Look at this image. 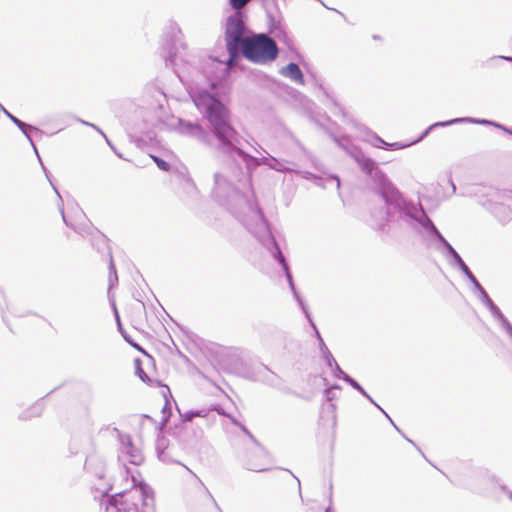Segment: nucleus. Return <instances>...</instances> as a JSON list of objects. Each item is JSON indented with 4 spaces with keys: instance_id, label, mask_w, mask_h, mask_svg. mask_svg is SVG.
I'll use <instances>...</instances> for the list:
<instances>
[{
    "instance_id": "aec40b11",
    "label": "nucleus",
    "mask_w": 512,
    "mask_h": 512,
    "mask_svg": "<svg viewBox=\"0 0 512 512\" xmlns=\"http://www.w3.org/2000/svg\"><path fill=\"white\" fill-rule=\"evenodd\" d=\"M262 367H267L264 364H258L255 367L252 368L251 371H248L246 374V378L255 381V382H263L264 377H266V374L261 369Z\"/></svg>"
},
{
    "instance_id": "bb28decb",
    "label": "nucleus",
    "mask_w": 512,
    "mask_h": 512,
    "mask_svg": "<svg viewBox=\"0 0 512 512\" xmlns=\"http://www.w3.org/2000/svg\"><path fill=\"white\" fill-rule=\"evenodd\" d=\"M292 293H293V296L295 298V300L298 302L301 310L303 311V313L305 314V317L308 321H311V314L307 308V305L305 304L304 300L302 299V297L300 296L299 292L297 291V289L295 288L294 290H291Z\"/></svg>"
},
{
    "instance_id": "cd10ccee",
    "label": "nucleus",
    "mask_w": 512,
    "mask_h": 512,
    "mask_svg": "<svg viewBox=\"0 0 512 512\" xmlns=\"http://www.w3.org/2000/svg\"><path fill=\"white\" fill-rule=\"evenodd\" d=\"M134 366H135V374L143 381V382H149L150 378L148 375L144 372L142 368V362L139 358H136L134 360Z\"/></svg>"
},
{
    "instance_id": "0e129e2a",
    "label": "nucleus",
    "mask_w": 512,
    "mask_h": 512,
    "mask_svg": "<svg viewBox=\"0 0 512 512\" xmlns=\"http://www.w3.org/2000/svg\"><path fill=\"white\" fill-rule=\"evenodd\" d=\"M505 132L512 135V129L511 128H508V129H505Z\"/></svg>"
},
{
    "instance_id": "20e7f679",
    "label": "nucleus",
    "mask_w": 512,
    "mask_h": 512,
    "mask_svg": "<svg viewBox=\"0 0 512 512\" xmlns=\"http://www.w3.org/2000/svg\"><path fill=\"white\" fill-rule=\"evenodd\" d=\"M105 512H151L154 505L153 491L147 484L108 496L102 502Z\"/></svg>"
},
{
    "instance_id": "8fccbe9b",
    "label": "nucleus",
    "mask_w": 512,
    "mask_h": 512,
    "mask_svg": "<svg viewBox=\"0 0 512 512\" xmlns=\"http://www.w3.org/2000/svg\"><path fill=\"white\" fill-rule=\"evenodd\" d=\"M200 415V412L199 411H189L186 416H185V420H191L193 417L195 416H199Z\"/></svg>"
},
{
    "instance_id": "f03ea898",
    "label": "nucleus",
    "mask_w": 512,
    "mask_h": 512,
    "mask_svg": "<svg viewBox=\"0 0 512 512\" xmlns=\"http://www.w3.org/2000/svg\"><path fill=\"white\" fill-rule=\"evenodd\" d=\"M350 154L361 171L371 179L373 192L386 205L387 219L378 224L377 230L387 233L390 222L406 226L420 234L428 246L440 252L450 266L457 268L464 260L439 231L421 203L407 199L388 176L379 169L377 163L362 151L354 150Z\"/></svg>"
},
{
    "instance_id": "13d9d810",
    "label": "nucleus",
    "mask_w": 512,
    "mask_h": 512,
    "mask_svg": "<svg viewBox=\"0 0 512 512\" xmlns=\"http://www.w3.org/2000/svg\"><path fill=\"white\" fill-rule=\"evenodd\" d=\"M449 182H450V185H451V187H452V191H453V193H455V191H456V186H455V184L453 183V181H452L451 179L449 180Z\"/></svg>"
},
{
    "instance_id": "f704fd0d",
    "label": "nucleus",
    "mask_w": 512,
    "mask_h": 512,
    "mask_svg": "<svg viewBox=\"0 0 512 512\" xmlns=\"http://www.w3.org/2000/svg\"><path fill=\"white\" fill-rule=\"evenodd\" d=\"M331 369H333V375L336 378L342 379L344 382H346V379H347L346 376H349V375L340 368V366L338 365V363L336 361H335V363H332Z\"/></svg>"
},
{
    "instance_id": "69168bd1",
    "label": "nucleus",
    "mask_w": 512,
    "mask_h": 512,
    "mask_svg": "<svg viewBox=\"0 0 512 512\" xmlns=\"http://www.w3.org/2000/svg\"><path fill=\"white\" fill-rule=\"evenodd\" d=\"M328 407H329L331 410H334V409H335V406H334V404H332V403H330V404L328 405Z\"/></svg>"
},
{
    "instance_id": "6e6552de",
    "label": "nucleus",
    "mask_w": 512,
    "mask_h": 512,
    "mask_svg": "<svg viewBox=\"0 0 512 512\" xmlns=\"http://www.w3.org/2000/svg\"><path fill=\"white\" fill-rule=\"evenodd\" d=\"M486 199L481 204L501 222L506 223L512 219V210L504 205L503 201L510 198V193L505 190L489 188L485 194Z\"/></svg>"
},
{
    "instance_id": "e433bc0d",
    "label": "nucleus",
    "mask_w": 512,
    "mask_h": 512,
    "mask_svg": "<svg viewBox=\"0 0 512 512\" xmlns=\"http://www.w3.org/2000/svg\"><path fill=\"white\" fill-rule=\"evenodd\" d=\"M245 466L248 470L255 472H262L267 470V468H265L262 464H259L251 459L246 462Z\"/></svg>"
},
{
    "instance_id": "603ef678",
    "label": "nucleus",
    "mask_w": 512,
    "mask_h": 512,
    "mask_svg": "<svg viewBox=\"0 0 512 512\" xmlns=\"http://www.w3.org/2000/svg\"><path fill=\"white\" fill-rule=\"evenodd\" d=\"M493 126H494V127H496V128H498V129H501V130H503V131H505V129H508V127H506V126H504V125H502V124H500V123H497V122H494V123H493Z\"/></svg>"
},
{
    "instance_id": "864d4df0",
    "label": "nucleus",
    "mask_w": 512,
    "mask_h": 512,
    "mask_svg": "<svg viewBox=\"0 0 512 512\" xmlns=\"http://www.w3.org/2000/svg\"><path fill=\"white\" fill-rule=\"evenodd\" d=\"M493 126H494V127H496V128H498V129H501V130H503V131H505V129H508V127H506V126H504V125H502V124H500V123H497V122H494V123H493Z\"/></svg>"
},
{
    "instance_id": "2eb2a0df",
    "label": "nucleus",
    "mask_w": 512,
    "mask_h": 512,
    "mask_svg": "<svg viewBox=\"0 0 512 512\" xmlns=\"http://www.w3.org/2000/svg\"><path fill=\"white\" fill-rule=\"evenodd\" d=\"M370 138L368 139V142H370L374 147L382 148L385 150H398L407 147V144H402L400 142H394V143H388L385 140H383L381 137H379L375 133L369 134Z\"/></svg>"
},
{
    "instance_id": "e2e57ef3",
    "label": "nucleus",
    "mask_w": 512,
    "mask_h": 512,
    "mask_svg": "<svg viewBox=\"0 0 512 512\" xmlns=\"http://www.w3.org/2000/svg\"><path fill=\"white\" fill-rule=\"evenodd\" d=\"M257 452H258L260 455H264V454H265V452H264V450H263L262 448H259Z\"/></svg>"
},
{
    "instance_id": "412c9836",
    "label": "nucleus",
    "mask_w": 512,
    "mask_h": 512,
    "mask_svg": "<svg viewBox=\"0 0 512 512\" xmlns=\"http://www.w3.org/2000/svg\"><path fill=\"white\" fill-rule=\"evenodd\" d=\"M113 432L117 434L123 452L127 449H133L134 445L130 435L122 434L117 428H113Z\"/></svg>"
},
{
    "instance_id": "5fc2aeb1",
    "label": "nucleus",
    "mask_w": 512,
    "mask_h": 512,
    "mask_svg": "<svg viewBox=\"0 0 512 512\" xmlns=\"http://www.w3.org/2000/svg\"><path fill=\"white\" fill-rule=\"evenodd\" d=\"M206 492H207V494L209 495V497L211 498V500L213 501V503H214L215 507H216L220 512H222V511H221V509H220V507L218 506L217 502L215 501V499L213 498V496L210 494V492H209L207 489H206Z\"/></svg>"
},
{
    "instance_id": "9b49d317",
    "label": "nucleus",
    "mask_w": 512,
    "mask_h": 512,
    "mask_svg": "<svg viewBox=\"0 0 512 512\" xmlns=\"http://www.w3.org/2000/svg\"><path fill=\"white\" fill-rule=\"evenodd\" d=\"M85 469L99 480H103L105 477V460L97 454L89 455L85 461Z\"/></svg>"
},
{
    "instance_id": "a19ab883",
    "label": "nucleus",
    "mask_w": 512,
    "mask_h": 512,
    "mask_svg": "<svg viewBox=\"0 0 512 512\" xmlns=\"http://www.w3.org/2000/svg\"><path fill=\"white\" fill-rule=\"evenodd\" d=\"M334 389H340V386L337 384L332 385L331 387L325 389V396L328 401H332L335 397V394L333 392Z\"/></svg>"
},
{
    "instance_id": "58836bf2",
    "label": "nucleus",
    "mask_w": 512,
    "mask_h": 512,
    "mask_svg": "<svg viewBox=\"0 0 512 512\" xmlns=\"http://www.w3.org/2000/svg\"><path fill=\"white\" fill-rule=\"evenodd\" d=\"M468 280L472 283L474 291H475L476 294L484 289V287L477 280V278L475 277L474 274L471 277H469Z\"/></svg>"
},
{
    "instance_id": "1a4fd4ad",
    "label": "nucleus",
    "mask_w": 512,
    "mask_h": 512,
    "mask_svg": "<svg viewBox=\"0 0 512 512\" xmlns=\"http://www.w3.org/2000/svg\"><path fill=\"white\" fill-rule=\"evenodd\" d=\"M477 298L484 304L490 311L494 320L498 321L501 328L507 333L512 330V324L505 317L499 307L492 301L485 289L477 293Z\"/></svg>"
},
{
    "instance_id": "a878e982",
    "label": "nucleus",
    "mask_w": 512,
    "mask_h": 512,
    "mask_svg": "<svg viewBox=\"0 0 512 512\" xmlns=\"http://www.w3.org/2000/svg\"><path fill=\"white\" fill-rule=\"evenodd\" d=\"M453 124H454V122H452V119L447 120V121L436 122V123L430 125L428 128H426L424 130V132L416 140V142L423 140L435 127H447V126H450Z\"/></svg>"
},
{
    "instance_id": "de8ad7c7",
    "label": "nucleus",
    "mask_w": 512,
    "mask_h": 512,
    "mask_svg": "<svg viewBox=\"0 0 512 512\" xmlns=\"http://www.w3.org/2000/svg\"><path fill=\"white\" fill-rule=\"evenodd\" d=\"M8 310L11 314L13 315H16V316H23V314H18L13 307H10L7 303H6V306H5V311ZM3 321L6 323V326H9V323H7V315L5 314V320L3 319Z\"/></svg>"
},
{
    "instance_id": "09e8293b",
    "label": "nucleus",
    "mask_w": 512,
    "mask_h": 512,
    "mask_svg": "<svg viewBox=\"0 0 512 512\" xmlns=\"http://www.w3.org/2000/svg\"><path fill=\"white\" fill-rule=\"evenodd\" d=\"M332 483L330 482V485H329V505L328 507L326 508L325 512H332Z\"/></svg>"
},
{
    "instance_id": "393cba45",
    "label": "nucleus",
    "mask_w": 512,
    "mask_h": 512,
    "mask_svg": "<svg viewBox=\"0 0 512 512\" xmlns=\"http://www.w3.org/2000/svg\"><path fill=\"white\" fill-rule=\"evenodd\" d=\"M366 398H367V399H368L372 404H374L377 408H379V409H380V410L385 414V416L389 419V421H390V423L393 425V427H394V428H395L399 433H401V434L403 435V437H404V438H405L409 443H411L413 446H415V447L417 448V450L421 453V455H422L423 457H425V456H424V454L422 453V451H421V450L416 446V444H415L411 439H409L408 437H406V436L401 432V430L396 426V424H395V423L393 422V420L389 417V415H388V414H387V413H386V412H385V411H384V410H383V409H382V408H381V407H380V406H379V405H378V404L373 400V398H372L370 395H369V397H366Z\"/></svg>"
},
{
    "instance_id": "338daca9",
    "label": "nucleus",
    "mask_w": 512,
    "mask_h": 512,
    "mask_svg": "<svg viewBox=\"0 0 512 512\" xmlns=\"http://www.w3.org/2000/svg\"><path fill=\"white\" fill-rule=\"evenodd\" d=\"M507 335H508V337H509V338L511 339V341H512V330H511L509 333H507Z\"/></svg>"
},
{
    "instance_id": "4468645a",
    "label": "nucleus",
    "mask_w": 512,
    "mask_h": 512,
    "mask_svg": "<svg viewBox=\"0 0 512 512\" xmlns=\"http://www.w3.org/2000/svg\"><path fill=\"white\" fill-rule=\"evenodd\" d=\"M305 178L312 180L315 185H317L323 189H326L330 183H335L336 189L340 190V186H341L340 179L335 174H329L326 177H322V176H317L313 173L308 172L307 176Z\"/></svg>"
},
{
    "instance_id": "9d476101",
    "label": "nucleus",
    "mask_w": 512,
    "mask_h": 512,
    "mask_svg": "<svg viewBox=\"0 0 512 512\" xmlns=\"http://www.w3.org/2000/svg\"><path fill=\"white\" fill-rule=\"evenodd\" d=\"M268 17V34L279 40L281 43L291 47L292 41L288 36L285 26L280 20L275 19L270 13Z\"/></svg>"
},
{
    "instance_id": "f257e3e1",
    "label": "nucleus",
    "mask_w": 512,
    "mask_h": 512,
    "mask_svg": "<svg viewBox=\"0 0 512 512\" xmlns=\"http://www.w3.org/2000/svg\"><path fill=\"white\" fill-rule=\"evenodd\" d=\"M192 99L197 109L208 120L211 131L205 130L198 123L182 119L179 120V131L181 134L193 137L206 146L215 147L217 151L233 163L234 169L231 177L221 172L214 174L213 193L219 201L236 198L243 203L245 212L243 215H237L243 223L244 218L251 219L247 200L255 203L258 207L259 205L255 200L253 191H250V197L245 195L236 182L250 188L252 172L260 165H265L277 172H285L288 169L281 160L268 154L260 145H258L259 149L255 150L258 153H266V156L261 158L254 157L241 149L240 135L231 124L230 112L215 94L207 90H201L193 94Z\"/></svg>"
},
{
    "instance_id": "c03bdc74",
    "label": "nucleus",
    "mask_w": 512,
    "mask_h": 512,
    "mask_svg": "<svg viewBox=\"0 0 512 512\" xmlns=\"http://www.w3.org/2000/svg\"><path fill=\"white\" fill-rule=\"evenodd\" d=\"M43 170H44V172H45V175H46V177H47L48 181L50 182L51 186L53 187V190L55 191V193H56V194H57V196L59 197L60 202L62 203V202H63L62 197H61V195H60V193H59L58 189H57V188L55 187V185L53 184L52 179H51V177H50V173H49V171H48L45 167H43Z\"/></svg>"
},
{
    "instance_id": "473e14b6",
    "label": "nucleus",
    "mask_w": 512,
    "mask_h": 512,
    "mask_svg": "<svg viewBox=\"0 0 512 512\" xmlns=\"http://www.w3.org/2000/svg\"><path fill=\"white\" fill-rule=\"evenodd\" d=\"M20 131L25 135V137L31 136L32 132H36L39 134H42V131L38 129L37 127L27 124L24 122V126L18 127Z\"/></svg>"
},
{
    "instance_id": "c85d7f7f",
    "label": "nucleus",
    "mask_w": 512,
    "mask_h": 512,
    "mask_svg": "<svg viewBox=\"0 0 512 512\" xmlns=\"http://www.w3.org/2000/svg\"><path fill=\"white\" fill-rule=\"evenodd\" d=\"M250 0H229V5L234 12H246L244 7Z\"/></svg>"
},
{
    "instance_id": "7ed1b4c3",
    "label": "nucleus",
    "mask_w": 512,
    "mask_h": 512,
    "mask_svg": "<svg viewBox=\"0 0 512 512\" xmlns=\"http://www.w3.org/2000/svg\"><path fill=\"white\" fill-rule=\"evenodd\" d=\"M247 206L251 219L244 218L243 225L258 240V242L269 251L274 260L282 267L290 289L294 290L296 287L289 265L270 230L262 209L255 203L248 200Z\"/></svg>"
},
{
    "instance_id": "ea45409f",
    "label": "nucleus",
    "mask_w": 512,
    "mask_h": 512,
    "mask_svg": "<svg viewBox=\"0 0 512 512\" xmlns=\"http://www.w3.org/2000/svg\"><path fill=\"white\" fill-rule=\"evenodd\" d=\"M111 489H112V484L109 482H106L103 485L96 487V490L99 491L103 497L107 496Z\"/></svg>"
},
{
    "instance_id": "6ab92c4d",
    "label": "nucleus",
    "mask_w": 512,
    "mask_h": 512,
    "mask_svg": "<svg viewBox=\"0 0 512 512\" xmlns=\"http://www.w3.org/2000/svg\"><path fill=\"white\" fill-rule=\"evenodd\" d=\"M114 312H115V317H116V321H117V328L119 330V332L121 333V335L123 336L124 340L129 343L132 347H134L135 349H137L138 351H141L143 352V348L137 343L135 342L128 334L127 332L125 331V329L123 328L122 326V323L120 321V317H119V314H118V311H117V308L116 306L114 305Z\"/></svg>"
},
{
    "instance_id": "7c9ffc66",
    "label": "nucleus",
    "mask_w": 512,
    "mask_h": 512,
    "mask_svg": "<svg viewBox=\"0 0 512 512\" xmlns=\"http://www.w3.org/2000/svg\"><path fill=\"white\" fill-rule=\"evenodd\" d=\"M0 110L4 113V115L9 118L17 127L24 126V122L11 114L1 103H0Z\"/></svg>"
},
{
    "instance_id": "dca6fc26",
    "label": "nucleus",
    "mask_w": 512,
    "mask_h": 512,
    "mask_svg": "<svg viewBox=\"0 0 512 512\" xmlns=\"http://www.w3.org/2000/svg\"><path fill=\"white\" fill-rule=\"evenodd\" d=\"M261 369L266 374V377H264L263 382H262L263 384L268 385L273 388H278L284 393H292L297 396L299 395L295 392H292L291 389H289V388H281L279 376L276 373H274L273 371H271L268 367H262Z\"/></svg>"
},
{
    "instance_id": "052dcab7",
    "label": "nucleus",
    "mask_w": 512,
    "mask_h": 512,
    "mask_svg": "<svg viewBox=\"0 0 512 512\" xmlns=\"http://www.w3.org/2000/svg\"><path fill=\"white\" fill-rule=\"evenodd\" d=\"M334 140H335V142H336L339 146H341V147L345 148V147H344V145L342 144L341 140H338V139H337V138H335V137H334Z\"/></svg>"
},
{
    "instance_id": "c756f323",
    "label": "nucleus",
    "mask_w": 512,
    "mask_h": 512,
    "mask_svg": "<svg viewBox=\"0 0 512 512\" xmlns=\"http://www.w3.org/2000/svg\"><path fill=\"white\" fill-rule=\"evenodd\" d=\"M346 383L349 384L352 388L360 392L364 397H369V394L365 391V389L351 376H346Z\"/></svg>"
},
{
    "instance_id": "5701e85b",
    "label": "nucleus",
    "mask_w": 512,
    "mask_h": 512,
    "mask_svg": "<svg viewBox=\"0 0 512 512\" xmlns=\"http://www.w3.org/2000/svg\"><path fill=\"white\" fill-rule=\"evenodd\" d=\"M319 349H320L322 358L325 361L326 365L329 368H332V363H335L336 360L334 359V357H333L332 353L330 352V350L327 348L324 340H321V343L319 345Z\"/></svg>"
},
{
    "instance_id": "f8f14e48",
    "label": "nucleus",
    "mask_w": 512,
    "mask_h": 512,
    "mask_svg": "<svg viewBox=\"0 0 512 512\" xmlns=\"http://www.w3.org/2000/svg\"><path fill=\"white\" fill-rule=\"evenodd\" d=\"M156 452L160 461L164 463H172L173 459V447L170 445V441L164 435L158 436L156 440Z\"/></svg>"
},
{
    "instance_id": "b1692460",
    "label": "nucleus",
    "mask_w": 512,
    "mask_h": 512,
    "mask_svg": "<svg viewBox=\"0 0 512 512\" xmlns=\"http://www.w3.org/2000/svg\"><path fill=\"white\" fill-rule=\"evenodd\" d=\"M124 453L129 456V461L133 465L138 466L143 462V456L135 446L133 449H127Z\"/></svg>"
},
{
    "instance_id": "6e6d98bb",
    "label": "nucleus",
    "mask_w": 512,
    "mask_h": 512,
    "mask_svg": "<svg viewBox=\"0 0 512 512\" xmlns=\"http://www.w3.org/2000/svg\"><path fill=\"white\" fill-rule=\"evenodd\" d=\"M499 488L502 492L505 493V495L507 494V492H509L510 490L507 488L506 485H499Z\"/></svg>"
},
{
    "instance_id": "423d86ee",
    "label": "nucleus",
    "mask_w": 512,
    "mask_h": 512,
    "mask_svg": "<svg viewBox=\"0 0 512 512\" xmlns=\"http://www.w3.org/2000/svg\"><path fill=\"white\" fill-rule=\"evenodd\" d=\"M186 45L182 42V31L175 21H169L164 34V44L161 48V56L166 67H171L180 81L183 82L184 71L180 68L181 63H188L184 57Z\"/></svg>"
},
{
    "instance_id": "37998d69",
    "label": "nucleus",
    "mask_w": 512,
    "mask_h": 512,
    "mask_svg": "<svg viewBox=\"0 0 512 512\" xmlns=\"http://www.w3.org/2000/svg\"><path fill=\"white\" fill-rule=\"evenodd\" d=\"M457 268L466 276L467 279L473 275V273L471 272V270L464 261L460 263L457 266Z\"/></svg>"
},
{
    "instance_id": "4d7b16f0",
    "label": "nucleus",
    "mask_w": 512,
    "mask_h": 512,
    "mask_svg": "<svg viewBox=\"0 0 512 512\" xmlns=\"http://www.w3.org/2000/svg\"><path fill=\"white\" fill-rule=\"evenodd\" d=\"M500 59H503L505 61H508V62H512V57L511 56H499Z\"/></svg>"
},
{
    "instance_id": "2f4dec72",
    "label": "nucleus",
    "mask_w": 512,
    "mask_h": 512,
    "mask_svg": "<svg viewBox=\"0 0 512 512\" xmlns=\"http://www.w3.org/2000/svg\"><path fill=\"white\" fill-rule=\"evenodd\" d=\"M20 131L25 135V137L31 136L32 132H36L39 134H42V131L38 129L37 127L27 124L24 122V126L18 127Z\"/></svg>"
},
{
    "instance_id": "ddd939ff",
    "label": "nucleus",
    "mask_w": 512,
    "mask_h": 512,
    "mask_svg": "<svg viewBox=\"0 0 512 512\" xmlns=\"http://www.w3.org/2000/svg\"><path fill=\"white\" fill-rule=\"evenodd\" d=\"M279 73L297 84L303 85L305 83L303 72L299 65L294 62H290L286 66L282 67L279 70Z\"/></svg>"
},
{
    "instance_id": "0eeeda50",
    "label": "nucleus",
    "mask_w": 512,
    "mask_h": 512,
    "mask_svg": "<svg viewBox=\"0 0 512 512\" xmlns=\"http://www.w3.org/2000/svg\"><path fill=\"white\" fill-rule=\"evenodd\" d=\"M279 49L275 40L266 33L252 34L240 50V57L256 64H267L277 59Z\"/></svg>"
},
{
    "instance_id": "49530a36",
    "label": "nucleus",
    "mask_w": 512,
    "mask_h": 512,
    "mask_svg": "<svg viewBox=\"0 0 512 512\" xmlns=\"http://www.w3.org/2000/svg\"><path fill=\"white\" fill-rule=\"evenodd\" d=\"M308 322H309V323H310V325L312 326V328H313V330H314V333H315V336H316V338L318 339L319 344H320V343H321V340H323V338H322V336H321V334H320V332H319L318 328L316 327V325H315V323H314V321H313V319H312V318H311V321H308Z\"/></svg>"
},
{
    "instance_id": "a18cd8bd",
    "label": "nucleus",
    "mask_w": 512,
    "mask_h": 512,
    "mask_svg": "<svg viewBox=\"0 0 512 512\" xmlns=\"http://www.w3.org/2000/svg\"><path fill=\"white\" fill-rule=\"evenodd\" d=\"M234 424L238 425L241 430L249 436V438L253 441V442H257L256 439L254 438V436L250 433V431L244 426V425H241V424H238L235 420L233 421Z\"/></svg>"
},
{
    "instance_id": "c9c22d12",
    "label": "nucleus",
    "mask_w": 512,
    "mask_h": 512,
    "mask_svg": "<svg viewBox=\"0 0 512 512\" xmlns=\"http://www.w3.org/2000/svg\"><path fill=\"white\" fill-rule=\"evenodd\" d=\"M151 157H152L154 163L157 165V167L160 170L165 171V172L170 170V164L167 161H165L164 159H162L158 156L152 155Z\"/></svg>"
},
{
    "instance_id": "f3484780",
    "label": "nucleus",
    "mask_w": 512,
    "mask_h": 512,
    "mask_svg": "<svg viewBox=\"0 0 512 512\" xmlns=\"http://www.w3.org/2000/svg\"><path fill=\"white\" fill-rule=\"evenodd\" d=\"M99 239H100V242L107 247V254L109 256V284L111 287V286H113L114 281L115 282L118 281L117 272H116V268H115V265L113 262L111 250L107 245V242H108L107 238L104 235H100Z\"/></svg>"
},
{
    "instance_id": "bf43d9fd",
    "label": "nucleus",
    "mask_w": 512,
    "mask_h": 512,
    "mask_svg": "<svg viewBox=\"0 0 512 512\" xmlns=\"http://www.w3.org/2000/svg\"><path fill=\"white\" fill-rule=\"evenodd\" d=\"M81 123H83V124H85L87 126H91L93 128H96V126L94 124H92V123H89V122H86V121H83V120H81Z\"/></svg>"
},
{
    "instance_id": "680f3d73",
    "label": "nucleus",
    "mask_w": 512,
    "mask_h": 512,
    "mask_svg": "<svg viewBox=\"0 0 512 512\" xmlns=\"http://www.w3.org/2000/svg\"><path fill=\"white\" fill-rule=\"evenodd\" d=\"M506 496L512 501V491L507 492Z\"/></svg>"
},
{
    "instance_id": "4c0bfd02",
    "label": "nucleus",
    "mask_w": 512,
    "mask_h": 512,
    "mask_svg": "<svg viewBox=\"0 0 512 512\" xmlns=\"http://www.w3.org/2000/svg\"><path fill=\"white\" fill-rule=\"evenodd\" d=\"M59 210H60V213H61V216H62V219H63L64 223H65L67 226L71 227L75 232H77V233H80V234H81V233H82L81 229H80V228H78L77 226H74L72 223H70V222L67 220V218H66V216H65V213H64L63 206H59Z\"/></svg>"
},
{
    "instance_id": "72a5a7b5",
    "label": "nucleus",
    "mask_w": 512,
    "mask_h": 512,
    "mask_svg": "<svg viewBox=\"0 0 512 512\" xmlns=\"http://www.w3.org/2000/svg\"><path fill=\"white\" fill-rule=\"evenodd\" d=\"M162 413H163V418L160 423V427H163L168 423L170 415H171V406L168 401L165 402V405L162 408Z\"/></svg>"
},
{
    "instance_id": "a211bd4d",
    "label": "nucleus",
    "mask_w": 512,
    "mask_h": 512,
    "mask_svg": "<svg viewBox=\"0 0 512 512\" xmlns=\"http://www.w3.org/2000/svg\"><path fill=\"white\" fill-rule=\"evenodd\" d=\"M43 410H44L43 403L41 401H37L28 410L23 411L19 415V419L20 420H29L32 417H38L42 414Z\"/></svg>"
},
{
    "instance_id": "4be33fe9",
    "label": "nucleus",
    "mask_w": 512,
    "mask_h": 512,
    "mask_svg": "<svg viewBox=\"0 0 512 512\" xmlns=\"http://www.w3.org/2000/svg\"><path fill=\"white\" fill-rule=\"evenodd\" d=\"M452 122H454V124H457V123H474V124H479V125H490V126H493V123H494V121H491V120L472 118V117L454 118V119H452Z\"/></svg>"
},
{
    "instance_id": "3c124183",
    "label": "nucleus",
    "mask_w": 512,
    "mask_h": 512,
    "mask_svg": "<svg viewBox=\"0 0 512 512\" xmlns=\"http://www.w3.org/2000/svg\"><path fill=\"white\" fill-rule=\"evenodd\" d=\"M26 138H27V140L29 141V143L31 144V146L33 147V149H34L35 153L38 155V151H37V148H36V146H35V144H34V141H33L32 137H31V136H28V137H26Z\"/></svg>"
},
{
    "instance_id": "774afa93",
    "label": "nucleus",
    "mask_w": 512,
    "mask_h": 512,
    "mask_svg": "<svg viewBox=\"0 0 512 512\" xmlns=\"http://www.w3.org/2000/svg\"><path fill=\"white\" fill-rule=\"evenodd\" d=\"M95 129H97L103 135V137H106V134H104L98 127H96Z\"/></svg>"
},
{
    "instance_id": "39448f33",
    "label": "nucleus",
    "mask_w": 512,
    "mask_h": 512,
    "mask_svg": "<svg viewBox=\"0 0 512 512\" xmlns=\"http://www.w3.org/2000/svg\"><path fill=\"white\" fill-rule=\"evenodd\" d=\"M247 12H233L226 19L225 42L228 59L225 61V70L229 71L240 61V50L247 36Z\"/></svg>"
},
{
    "instance_id": "79ce46f5",
    "label": "nucleus",
    "mask_w": 512,
    "mask_h": 512,
    "mask_svg": "<svg viewBox=\"0 0 512 512\" xmlns=\"http://www.w3.org/2000/svg\"><path fill=\"white\" fill-rule=\"evenodd\" d=\"M5 306H6V297L3 291L0 289V314L2 319L5 320Z\"/></svg>"
}]
</instances>
